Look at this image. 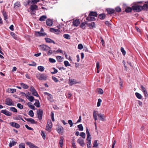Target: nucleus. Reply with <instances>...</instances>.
I'll list each match as a JSON object with an SVG mask.
<instances>
[{"instance_id": "f257e3e1", "label": "nucleus", "mask_w": 148, "mask_h": 148, "mask_svg": "<svg viewBox=\"0 0 148 148\" xmlns=\"http://www.w3.org/2000/svg\"><path fill=\"white\" fill-rule=\"evenodd\" d=\"M36 76L38 79L40 80L45 81L47 79L46 75L44 74L37 73Z\"/></svg>"}, {"instance_id": "f03ea898", "label": "nucleus", "mask_w": 148, "mask_h": 148, "mask_svg": "<svg viewBox=\"0 0 148 148\" xmlns=\"http://www.w3.org/2000/svg\"><path fill=\"white\" fill-rule=\"evenodd\" d=\"M30 91L32 92V94L33 95L37 97H38L39 96L36 90L33 86H32L30 87Z\"/></svg>"}, {"instance_id": "7ed1b4c3", "label": "nucleus", "mask_w": 148, "mask_h": 148, "mask_svg": "<svg viewBox=\"0 0 148 148\" xmlns=\"http://www.w3.org/2000/svg\"><path fill=\"white\" fill-rule=\"evenodd\" d=\"M5 104L9 106L14 105V103L12 101V100L9 98L6 99Z\"/></svg>"}, {"instance_id": "20e7f679", "label": "nucleus", "mask_w": 148, "mask_h": 148, "mask_svg": "<svg viewBox=\"0 0 148 148\" xmlns=\"http://www.w3.org/2000/svg\"><path fill=\"white\" fill-rule=\"evenodd\" d=\"M133 10L137 12H139L143 10H145L143 6H142L140 5H136L133 7Z\"/></svg>"}, {"instance_id": "39448f33", "label": "nucleus", "mask_w": 148, "mask_h": 148, "mask_svg": "<svg viewBox=\"0 0 148 148\" xmlns=\"http://www.w3.org/2000/svg\"><path fill=\"white\" fill-rule=\"evenodd\" d=\"M40 48V49L42 51H47L51 48L48 46L44 45H42L39 46Z\"/></svg>"}, {"instance_id": "423d86ee", "label": "nucleus", "mask_w": 148, "mask_h": 148, "mask_svg": "<svg viewBox=\"0 0 148 148\" xmlns=\"http://www.w3.org/2000/svg\"><path fill=\"white\" fill-rule=\"evenodd\" d=\"M52 124L51 120H49L47 122V125L46 126V130L50 132L52 127Z\"/></svg>"}, {"instance_id": "0eeeda50", "label": "nucleus", "mask_w": 148, "mask_h": 148, "mask_svg": "<svg viewBox=\"0 0 148 148\" xmlns=\"http://www.w3.org/2000/svg\"><path fill=\"white\" fill-rule=\"evenodd\" d=\"M38 118L39 120H41L42 119L43 111L41 109H40L37 111Z\"/></svg>"}, {"instance_id": "6e6552de", "label": "nucleus", "mask_w": 148, "mask_h": 148, "mask_svg": "<svg viewBox=\"0 0 148 148\" xmlns=\"http://www.w3.org/2000/svg\"><path fill=\"white\" fill-rule=\"evenodd\" d=\"M140 88H141V90L142 91L145 97H148V94L145 88L142 85L140 86Z\"/></svg>"}, {"instance_id": "1a4fd4ad", "label": "nucleus", "mask_w": 148, "mask_h": 148, "mask_svg": "<svg viewBox=\"0 0 148 148\" xmlns=\"http://www.w3.org/2000/svg\"><path fill=\"white\" fill-rule=\"evenodd\" d=\"M69 84L70 86H72L73 84H79V82H77L75 80L73 79H71L69 80Z\"/></svg>"}, {"instance_id": "9d476101", "label": "nucleus", "mask_w": 148, "mask_h": 148, "mask_svg": "<svg viewBox=\"0 0 148 148\" xmlns=\"http://www.w3.org/2000/svg\"><path fill=\"white\" fill-rule=\"evenodd\" d=\"M77 142L82 147H84L85 145L84 140L81 138H79L77 140Z\"/></svg>"}, {"instance_id": "9b49d317", "label": "nucleus", "mask_w": 148, "mask_h": 148, "mask_svg": "<svg viewBox=\"0 0 148 148\" xmlns=\"http://www.w3.org/2000/svg\"><path fill=\"white\" fill-rule=\"evenodd\" d=\"M37 8L38 6L36 5H32L30 7V10L32 13L34 11H35L36 10H37Z\"/></svg>"}, {"instance_id": "f8f14e48", "label": "nucleus", "mask_w": 148, "mask_h": 148, "mask_svg": "<svg viewBox=\"0 0 148 148\" xmlns=\"http://www.w3.org/2000/svg\"><path fill=\"white\" fill-rule=\"evenodd\" d=\"M1 112L8 116H11L12 114V113L5 110H2Z\"/></svg>"}, {"instance_id": "ddd939ff", "label": "nucleus", "mask_w": 148, "mask_h": 148, "mask_svg": "<svg viewBox=\"0 0 148 148\" xmlns=\"http://www.w3.org/2000/svg\"><path fill=\"white\" fill-rule=\"evenodd\" d=\"M25 119L28 122H30L32 124H37V121H35L34 120L31 118H25Z\"/></svg>"}, {"instance_id": "4468645a", "label": "nucleus", "mask_w": 148, "mask_h": 148, "mask_svg": "<svg viewBox=\"0 0 148 148\" xmlns=\"http://www.w3.org/2000/svg\"><path fill=\"white\" fill-rule=\"evenodd\" d=\"M97 116L99 120L103 121H105L106 120L105 119V116L104 114H97Z\"/></svg>"}, {"instance_id": "2eb2a0df", "label": "nucleus", "mask_w": 148, "mask_h": 148, "mask_svg": "<svg viewBox=\"0 0 148 148\" xmlns=\"http://www.w3.org/2000/svg\"><path fill=\"white\" fill-rule=\"evenodd\" d=\"M9 124L10 126L15 127L16 128H18L20 127L19 125L16 123L14 122H10L9 123Z\"/></svg>"}, {"instance_id": "dca6fc26", "label": "nucleus", "mask_w": 148, "mask_h": 148, "mask_svg": "<svg viewBox=\"0 0 148 148\" xmlns=\"http://www.w3.org/2000/svg\"><path fill=\"white\" fill-rule=\"evenodd\" d=\"M50 31L56 34H58L60 32V31L58 29H55L53 28H51L50 30Z\"/></svg>"}, {"instance_id": "f3484780", "label": "nucleus", "mask_w": 148, "mask_h": 148, "mask_svg": "<svg viewBox=\"0 0 148 148\" xmlns=\"http://www.w3.org/2000/svg\"><path fill=\"white\" fill-rule=\"evenodd\" d=\"M73 23L74 26L77 27L79 25L80 22L78 19H76L73 21Z\"/></svg>"}, {"instance_id": "a211bd4d", "label": "nucleus", "mask_w": 148, "mask_h": 148, "mask_svg": "<svg viewBox=\"0 0 148 148\" xmlns=\"http://www.w3.org/2000/svg\"><path fill=\"white\" fill-rule=\"evenodd\" d=\"M45 33L40 32H36L35 33V35L38 36H43L45 35Z\"/></svg>"}, {"instance_id": "6ab92c4d", "label": "nucleus", "mask_w": 148, "mask_h": 148, "mask_svg": "<svg viewBox=\"0 0 148 148\" xmlns=\"http://www.w3.org/2000/svg\"><path fill=\"white\" fill-rule=\"evenodd\" d=\"M26 144L30 148H38L34 144H33L30 142H27Z\"/></svg>"}, {"instance_id": "aec40b11", "label": "nucleus", "mask_w": 148, "mask_h": 148, "mask_svg": "<svg viewBox=\"0 0 148 148\" xmlns=\"http://www.w3.org/2000/svg\"><path fill=\"white\" fill-rule=\"evenodd\" d=\"M86 20L88 21H92L94 20L95 19L94 16H93L90 15V14H89L88 16L86 18Z\"/></svg>"}, {"instance_id": "412c9836", "label": "nucleus", "mask_w": 148, "mask_h": 148, "mask_svg": "<svg viewBox=\"0 0 148 148\" xmlns=\"http://www.w3.org/2000/svg\"><path fill=\"white\" fill-rule=\"evenodd\" d=\"M46 24L47 25L51 26L53 24V22L50 19H48L46 20Z\"/></svg>"}, {"instance_id": "4be33fe9", "label": "nucleus", "mask_w": 148, "mask_h": 148, "mask_svg": "<svg viewBox=\"0 0 148 148\" xmlns=\"http://www.w3.org/2000/svg\"><path fill=\"white\" fill-rule=\"evenodd\" d=\"M45 39L46 42H47L49 43H53L54 44H55V42L53 40H52L51 39L49 38H45Z\"/></svg>"}, {"instance_id": "5701e85b", "label": "nucleus", "mask_w": 148, "mask_h": 148, "mask_svg": "<svg viewBox=\"0 0 148 148\" xmlns=\"http://www.w3.org/2000/svg\"><path fill=\"white\" fill-rule=\"evenodd\" d=\"M64 138L63 136H61L60 138L59 144L60 145V147L62 148L63 145Z\"/></svg>"}, {"instance_id": "b1692460", "label": "nucleus", "mask_w": 148, "mask_h": 148, "mask_svg": "<svg viewBox=\"0 0 148 148\" xmlns=\"http://www.w3.org/2000/svg\"><path fill=\"white\" fill-rule=\"evenodd\" d=\"M106 10L108 14H111L114 12V10L113 9L111 8H108L106 9Z\"/></svg>"}, {"instance_id": "393cba45", "label": "nucleus", "mask_w": 148, "mask_h": 148, "mask_svg": "<svg viewBox=\"0 0 148 148\" xmlns=\"http://www.w3.org/2000/svg\"><path fill=\"white\" fill-rule=\"evenodd\" d=\"M16 90L15 89L8 88L6 91L9 93H13L14 92H16Z\"/></svg>"}, {"instance_id": "a878e982", "label": "nucleus", "mask_w": 148, "mask_h": 148, "mask_svg": "<svg viewBox=\"0 0 148 148\" xmlns=\"http://www.w3.org/2000/svg\"><path fill=\"white\" fill-rule=\"evenodd\" d=\"M88 26L90 28L95 27V24L94 22H91L88 24Z\"/></svg>"}, {"instance_id": "bb28decb", "label": "nucleus", "mask_w": 148, "mask_h": 148, "mask_svg": "<svg viewBox=\"0 0 148 148\" xmlns=\"http://www.w3.org/2000/svg\"><path fill=\"white\" fill-rule=\"evenodd\" d=\"M97 111H94L93 112V116L94 119L95 121L97 120Z\"/></svg>"}, {"instance_id": "cd10ccee", "label": "nucleus", "mask_w": 148, "mask_h": 148, "mask_svg": "<svg viewBox=\"0 0 148 148\" xmlns=\"http://www.w3.org/2000/svg\"><path fill=\"white\" fill-rule=\"evenodd\" d=\"M28 106L32 109L35 110V107L30 102H28L27 103Z\"/></svg>"}, {"instance_id": "c85d7f7f", "label": "nucleus", "mask_w": 148, "mask_h": 148, "mask_svg": "<svg viewBox=\"0 0 148 148\" xmlns=\"http://www.w3.org/2000/svg\"><path fill=\"white\" fill-rule=\"evenodd\" d=\"M96 92L99 94H102L103 93V90L101 88H98L96 90Z\"/></svg>"}, {"instance_id": "c756f323", "label": "nucleus", "mask_w": 148, "mask_h": 148, "mask_svg": "<svg viewBox=\"0 0 148 148\" xmlns=\"http://www.w3.org/2000/svg\"><path fill=\"white\" fill-rule=\"evenodd\" d=\"M64 129L63 127L61 126L57 128V132L59 133H62V131Z\"/></svg>"}, {"instance_id": "7c9ffc66", "label": "nucleus", "mask_w": 148, "mask_h": 148, "mask_svg": "<svg viewBox=\"0 0 148 148\" xmlns=\"http://www.w3.org/2000/svg\"><path fill=\"white\" fill-rule=\"evenodd\" d=\"M47 18V17L45 15H43L40 16L39 18V20L41 21H45Z\"/></svg>"}, {"instance_id": "2f4dec72", "label": "nucleus", "mask_w": 148, "mask_h": 148, "mask_svg": "<svg viewBox=\"0 0 148 148\" xmlns=\"http://www.w3.org/2000/svg\"><path fill=\"white\" fill-rule=\"evenodd\" d=\"M86 24V23L85 22L82 23L80 25V27L83 29H85L86 28L85 25Z\"/></svg>"}, {"instance_id": "473e14b6", "label": "nucleus", "mask_w": 148, "mask_h": 148, "mask_svg": "<svg viewBox=\"0 0 148 148\" xmlns=\"http://www.w3.org/2000/svg\"><path fill=\"white\" fill-rule=\"evenodd\" d=\"M20 85L22 88L25 89H27L29 87L28 86L23 83H21Z\"/></svg>"}, {"instance_id": "72a5a7b5", "label": "nucleus", "mask_w": 148, "mask_h": 148, "mask_svg": "<svg viewBox=\"0 0 148 148\" xmlns=\"http://www.w3.org/2000/svg\"><path fill=\"white\" fill-rule=\"evenodd\" d=\"M16 143V142H15L14 141H12L9 143V146L10 147H12L15 145Z\"/></svg>"}, {"instance_id": "f704fd0d", "label": "nucleus", "mask_w": 148, "mask_h": 148, "mask_svg": "<svg viewBox=\"0 0 148 148\" xmlns=\"http://www.w3.org/2000/svg\"><path fill=\"white\" fill-rule=\"evenodd\" d=\"M36 102L34 103V105L38 108H39L40 107V103L38 100H36Z\"/></svg>"}, {"instance_id": "c9c22d12", "label": "nucleus", "mask_w": 148, "mask_h": 148, "mask_svg": "<svg viewBox=\"0 0 148 148\" xmlns=\"http://www.w3.org/2000/svg\"><path fill=\"white\" fill-rule=\"evenodd\" d=\"M2 13L4 18V20H6L8 19V16L6 13V12H5L3 11L2 12Z\"/></svg>"}, {"instance_id": "e433bc0d", "label": "nucleus", "mask_w": 148, "mask_h": 148, "mask_svg": "<svg viewBox=\"0 0 148 148\" xmlns=\"http://www.w3.org/2000/svg\"><path fill=\"white\" fill-rule=\"evenodd\" d=\"M135 95L138 99H142V96L139 93L136 92Z\"/></svg>"}, {"instance_id": "4c0bfd02", "label": "nucleus", "mask_w": 148, "mask_h": 148, "mask_svg": "<svg viewBox=\"0 0 148 148\" xmlns=\"http://www.w3.org/2000/svg\"><path fill=\"white\" fill-rule=\"evenodd\" d=\"M106 16L105 14H100L99 16V18L101 19H103L105 18Z\"/></svg>"}, {"instance_id": "58836bf2", "label": "nucleus", "mask_w": 148, "mask_h": 148, "mask_svg": "<svg viewBox=\"0 0 148 148\" xmlns=\"http://www.w3.org/2000/svg\"><path fill=\"white\" fill-rule=\"evenodd\" d=\"M56 58L57 61L59 62H62V59L63 58H62L61 56H57Z\"/></svg>"}, {"instance_id": "ea45409f", "label": "nucleus", "mask_w": 148, "mask_h": 148, "mask_svg": "<svg viewBox=\"0 0 148 148\" xmlns=\"http://www.w3.org/2000/svg\"><path fill=\"white\" fill-rule=\"evenodd\" d=\"M44 69V67L42 66H39L38 67V69L41 72L43 71Z\"/></svg>"}, {"instance_id": "a19ab883", "label": "nucleus", "mask_w": 148, "mask_h": 148, "mask_svg": "<svg viewBox=\"0 0 148 148\" xmlns=\"http://www.w3.org/2000/svg\"><path fill=\"white\" fill-rule=\"evenodd\" d=\"M28 99L31 102H32L34 100V98L32 96H29L27 97Z\"/></svg>"}, {"instance_id": "79ce46f5", "label": "nucleus", "mask_w": 148, "mask_h": 148, "mask_svg": "<svg viewBox=\"0 0 148 148\" xmlns=\"http://www.w3.org/2000/svg\"><path fill=\"white\" fill-rule=\"evenodd\" d=\"M64 37L67 39H69L70 38V36L68 34H65L63 35Z\"/></svg>"}, {"instance_id": "37998d69", "label": "nucleus", "mask_w": 148, "mask_h": 148, "mask_svg": "<svg viewBox=\"0 0 148 148\" xmlns=\"http://www.w3.org/2000/svg\"><path fill=\"white\" fill-rule=\"evenodd\" d=\"M90 15L94 16H97V14L96 12H91L90 13Z\"/></svg>"}, {"instance_id": "c03bdc74", "label": "nucleus", "mask_w": 148, "mask_h": 148, "mask_svg": "<svg viewBox=\"0 0 148 148\" xmlns=\"http://www.w3.org/2000/svg\"><path fill=\"white\" fill-rule=\"evenodd\" d=\"M143 7L145 10L148 9V1L145 2V3L143 5Z\"/></svg>"}, {"instance_id": "a18cd8bd", "label": "nucleus", "mask_w": 148, "mask_h": 148, "mask_svg": "<svg viewBox=\"0 0 148 148\" xmlns=\"http://www.w3.org/2000/svg\"><path fill=\"white\" fill-rule=\"evenodd\" d=\"M132 10V8L130 7H127L126 8L125 11L127 13L131 12Z\"/></svg>"}, {"instance_id": "49530a36", "label": "nucleus", "mask_w": 148, "mask_h": 148, "mask_svg": "<svg viewBox=\"0 0 148 148\" xmlns=\"http://www.w3.org/2000/svg\"><path fill=\"white\" fill-rule=\"evenodd\" d=\"M78 128L79 131H82L83 130V127L82 124H80L77 126Z\"/></svg>"}, {"instance_id": "de8ad7c7", "label": "nucleus", "mask_w": 148, "mask_h": 148, "mask_svg": "<svg viewBox=\"0 0 148 148\" xmlns=\"http://www.w3.org/2000/svg\"><path fill=\"white\" fill-rule=\"evenodd\" d=\"M34 113L32 110H30L29 112V115L31 117H33L34 116Z\"/></svg>"}, {"instance_id": "09e8293b", "label": "nucleus", "mask_w": 148, "mask_h": 148, "mask_svg": "<svg viewBox=\"0 0 148 148\" xmlns=\"http://www.w3.org/2000/svg\"><path fill=\"white\" fill-rule=\"evenodd\" d=\"M10 110L11 111L14 112H17V109L14 107H11L10 108Z\"/></svg>"}, {"instance_id": "8fccbe9b", "label": "nucleus", "mask_w": 148, "mask_h": 148, "mask_svg": "<svg viewBox=\"0 0 148 148\" xmlns=\"http://www.w3.org/2000/svg\"><path fill=\"white\" fill-rule=\"evenodd\" d=\"M64 64L65 66L67 67L68 66H70L71 64L69 63L67 61H65L64 62Z\"/></svg>"}, {"instance_id": "3c124183", "label": "nucleus", "mask_w": 148, "mask_h": 148, "mask_svg": "<svg viewBox=\"0 0 148 148\" xmlns=\"http://www.w3.org/2000/svg\"><path fill=\"white\" fill-rule=\"evenodd\" d=\"M86 140L87 141H91V137L90 135H87Z\"/></svg>"}, {"instance_id": "603ef678", "label": "nucleus", "mask_w": 148, "mask_h": 148, "mask_svg": "<svg viewBox=\"0 0 148 148\" xmlns=\"http://www.w3.org/2000/svg\"><path fill=\"white\" fill-rule=\"evenodd\" d=\"M48 99L51 102L53 101V96L51 95L47 97Z\"/></svg>"}, {"instance_id": "864d4df0", "label": "nucleus", "mask_w": 148, "mask_h": 148, "mask_svg": "<svg viewBox=\"0 0 148 148\" xmlns=\"http://www.w3.org/2000/svg\"><path fill=\"white\" fill-rule=\"evenodd\" d=\"M98 146V144L97 141L96 140H95L93 143V147H97Z\"/></svg>"}, {"instance_id": "5fc2aeb1", "label": "nucleus", "mask_w": 148, "mask_h": 148, "mask_svg": "<svg viewBox=\"0 0 148 148\" xmlns=\"http://www.w3.org/2000/svg\"><path fill=\"white\" fill-rule=\"evenodd\" d=\"M121 51L122 52L123 54V55H125L126 54V52L124 50V49L123 47H121Z\"/></svg>"}, {"instance_id": "6e6d98bb", "label": "nucleus", "mask_w": 148, "mask_h": 148, "mask_svg": "<svg viewBox=\"0 0 148 148\" xmlns=\"http://www.w3.org/2000/svg\"><path fill=\"white\" fill-rule=\"evenodd\" d=\"M49 62L51 63H54L56 62V60L53 58H49Z\"/></svg>"}, {"instance_id": "4d7b16f0", "label": "nucleus", "mask_w": 148, "mask_h": 148, "mask_svg": "<svg viewBox=\"0 0 148 148\" xmlns=\"http://www.w3.org/2000/svg\"><path fill=\"white\" fill-rule=\"evenodd\" d=\"M19 148H25V145L24 143H21L18 146Z\"/></svg>"}, {"instance_id": "13d9d810", "label": "nucleus", "mask_w": 148, "mask_h": 148, "mask_svg": "<svg viewBox=\"0 0 148 148\" xmlns=\"http://www.w3.org/2000/svg\"><path fill=\"white\" fill-rule=\"evenodd\" d=\"M16 119L17 120H23V118H22V116L21 115H18L17 116H16Z\"/></svg>"}, {"instance_id": "bf43d9fd", "label": "nucleus", "mask_w": 148, "mask_h": 148, "mask_svg": "<svg viewBox=\"0 0 148 148\" xmlns=\"http://www.w3.org/2000/svg\"><path fill=\"white\" fill-rule=\"evenodd\" d=\"M115 11L117 12H119L121 11V9L119 7H117L115 8Z\"/></svg>"}, {"instance_id": "052dcab7", "label": "nucleus", "mask_w": 148, "mask_h": 148, "mask_svg": "<svg viewBox=\"0 0 148 148\" xmlns=\"http://www.w3.org/2000/svg\"><path fill=\"white\" fill-rule=\"evenodd\" d=\"M54 71L51 72V73L53 74L57 73L58 72V70L56 69L55 68L53 67V68Z\"/></svg>"}, {"instance_id": "680f3d73", "label": "nucleus", "mask_w": 148, "mask_h": 148, "mask_svg": "<svg viewBox=\"0 0 148 148\" xmlns=\"http://www.w3.org/2000/svg\"><path fill=\"white\" fill-rule=\"evenodd\" d=\"M80 136L82 137L83 138H85L86 134L84 132H81L80 134Z\"/></svg>"}, {"instance_id": "e2e57ef3", "label": "nucleus", "mask_w": 148, "mask_h": 148, "mask_svg": "<svg viewBox=\"0 0 148 148\" xmlns=\"http://www.w3.org/2000/svg\"><path fill=\"white\" fill-rule=\"evenodd\" d=\"M41 135L43 138L45 139L46 138V135L44 132L43 131H42L41 132Z\"/></svg>"}, {"instance_id": "0e129e2a", "label": "nucleus", "mask_w": 148, "mask_h": 148, "mask_svg": "<svg viewBox=\"0 0 148 148\" xmlns=\"http://www.w3.org/2000/svg\"><path fill=\"white\" fill-rule=\"evenodd\" d=\"M102 100H101L100 99H99L98 100V101L97 102V107H99L101 105V102Z\"/></svg>"}, {"instance_id": "69168bd1", "label": "nucleus", "mask_w": 148, "mask_h": 148, "mask_svg": "<svg viewBox=\"0 0 148 148\" xmlns=\"http://www.w3.org/2000/svg\"><path fill=\"white\" fill-rule=\"evenodd\" d=\"M17 107L20 109H22L23 108V106L20 103L17 104Z\"/></svg>"}, {"instance_id": "338daca9", "label": "nucleus", "mask_w": 148, "mask_h": 148, "mask_svg": "<svg viewBox=\"0 0 148 148\" xmlns=\"http://www.w3.org/2000/svg\"><path fill=\"white\" fill-rule=\"evenodd\" d=\"M21 6L20 3L19 2H16L14 4V6L15 7L17 6L18 7H19Z\"/></svg>"}, {"instance_id": "774afa93", "label": "nucleus", "mask_w": 148, "mask_h": 148, "mask_svg": "<svg viewBox=\"0 0 148 148\" xmlns=\"http://www.w3.org/2000/svg\"><path fill=\"white\" fill-rule=\"evenodd\" d=\"M91 141H87V145L88 148H91Z\"/></svg>"}]
</instances>
